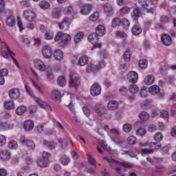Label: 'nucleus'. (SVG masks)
I'll return each mask as SVG.
<instances>
[{"mask_svg": "<svg viewBox=\"0 0 176 176\" xmlns=\"http://www.w3.org/2000/svg\"><path fill=\"white\" fill-rule=\"evenodd\" d=\"M55 42L61 41L64 45H68L71 42V35L67 33H63V32H58L54 38Z\"/></svg>", "mask_w": 176, "mask_h": 176, "instance_id": "nucleus-1", "label": "nucleus"}, {"mask_svg": "<svg viewBox=\"0 0 176 176\" xmlns=\"http://www.w3.org/2000/svg\"><path fill=\"white\" fill-rule=\"evenodd\" d=\"M4 45L6 48L7 49L8 52L6 51H2L1 52V56L4 58H9L11 57L12 58V61L14 63L15 65H16L19 67V62H17V60L14 58V53L9 49V46H8V43L6 42H3Z\"/></svg>", "mask_w": 176, "mask_h": 176, "instance_id": "nucleus-2", "label": "nucleus"}, {"mask_svg": "<svg viewBox=\"0 0 176 176\" xmlns=\"http://www.w3.org/2000/svg\"><path fill=\"white\" fill-rule=\"evenodd\" d=\"M103 160H105L106 162H107V163L110 164V166H112V164H120V166L125 167V168H131V164H129L126 162H120L119 161H118L113 158H109L107 157H103Z\"/></svg>", "mask_w": 176, "mask_h": 176, "instance_id": "nucleus-3", "label": "nucleus"}, {"mask_svg": "<svg viewBox=\"0 0 176 176\" xmlns=\"http://www.w3.org/2000/svg\"><path fill=\"white\" fill-rule=\"evenodd\" d=\"M88 40L92 45H94V47L91 48V50H94L96 48L100 49L102 46L101 43H97L98 42V36L96 33H92L88 36Z\"/></svg>", "mask_w": 176, "mask_h": 176, "instance_id": "nucleus-4", "label": "nucleus"}, {"mask_svg": "<svg viewBox=\"0 0 176 176\" xmlns=\"http://www.w3.org/2000/svg\"><path fill=\"white\" fill-rule=\"evenodd\" d=\"M162 144L159 142H151L148 144V148H143L142 149V152L143 153H151L152 151H155L156 149H159V148H161Z\"/></svg>", "mask_w": 176, "mask_h": 176, "instance_id": "nucleus-5", "label": "nucleus"}, {"mask_svg": "<svg viewBox=\"0 0 176 176\" xmlns=\"http://www.w3.org/2000/svg\"><path fill=\"white\" fill-rule=\"evenodd\" d=\"M141 2V6L143 9H144L146 13L149 14H155L156 13V8L155 6L149 7V4L146 0H143Z\"/></svg>", "mask_w": 176, "mask_h": 176, "instance_id": "nucleus-6", "label": "nucleus"}, {"mask_svg": "<svg viewBox=\"0 0 176 176\" xmlns=\"http://www.w3.org/2000/svg\"><path fill=\"white\" fill-rule=\"evenodd\" d=\"M94 111L99 116H104L108 112L107 108L102 104H96L94 107Z\"/></svg>", "mask_w": 176, "mask_h": 176, "instance_id": "nucleus-7", "label": "nucleus"}, {"mask_svg": "<svg viewBox=\"0 0 176 176\" xmlns=\"http://www.w3.org/2000/svg\"><path fill=\"white\" fill-rule=\"evenodd\" d=\"M21 144H25L30 151L35 149V143L30 140H26L25 137L22 136L19 140Z\"/></svg>", "mask_w": 176, "mask_h": 176, "instance_id": "nucleus-8", "label": "nucleus"}, {"mask_svg": "<svg viewBox=\"0 0 176 176\" xmlns=\"http://www.w3.org/2000/svg\"><path fill=\"white\" fill-rule=\"evenodd\" d=\"M34 64L36 69H38L41 72H45L46 71V65L40 59H34Z\"/></svg>", "mask_w": 176, "mask_h": 176, "instance_id": "nucleus-9", "label": "nucleus"}, {"mask_svg": "<svg viewBox=\"0 0 176 176\" xmlns=\"http://www.w3.org/2000/svg\"><path fill=\"white\" fill-rule=\"evenodd\" d=\"M90 93L94 97H97L101 94V86L98 83H95L91 87Z\"/></svg>", "mask_w": 176, "mask_h": 176, "instance_id": "nucleus-10", "label": "nucleus"}, {"mask_svg": "<svg viewBox=\"0 0 176 176\" xmlns=\"http://www.w3.org/2000/svg\"><path fill=\"white\" fill-rule=\"evenodd\" d=\"M69 87H74L76 89L79 85H80V79L78 77H75L73 75H70L69 76Z\"/></svg>", "mask_w": 176, "mask_h": 176, "instance_id": "nucleus-11", "label": "nucleus"}, {"mask_svg": "<svg viewBox=\"0 0 176 176\" xmlns=\"http://www.w3.org/2000/svg\"><path fill=\"white\" fill-rule=\"evenodd\" d=\"M127 79L130 83H137L138 82V74L134 71L129 72L127 74Z\"/></svg>", "mask_w": 176, "mask_h": 176, "instance_id": "nucleus-12", "label": "nucleus"}, {"mask_svg": "<svg viewBox=\"0 0 176 176\" xmlns=\"http://www.w3.org/2000/svg\"><path fill=\"white\" fill-rule=\"evenodd\" d=\"M53 52L52 47L49 45H45L42 50V54L44 58H50L52 57Z\"/></svg>", "mask_w": 176, "mask_h": 176, "instance_id": "nucleus-13", "label": "nucleus"}, {"mask_svg": "<svg viewBox=\"0 0 176 176\" xmlns=\"http://www.w3.org/2000/svg\"><path fill=\"white\" fill-rule=\"evenodd\" d=\"M71 23H72L71 19L65 16L63 19L61 23H58V25L60 30H64L65 27L68 28V27L71 25Z\"/></svg>", "mask_w": 176, "mask_h": 176, "instance_id": "nucleus-14", "label": "nucleus"}, {"mask_svg": "<svg viewBox=\"0 0 176 176\" xmlns=\"http://www.w3.org/2000/svg\"><path fill=\"white\" fill-rule=\"evenodd\" d=\"M23 16L27 21H34V20H35V17H36L35 12L32 10H25Z\"/></svg>", "mask_w": 176, "mask_h": 176, "instance_id": "nucleus-15", "label": "nucleus"}, {"mask_svg": "<svg viewBox=\"0 0 176 176\" xmlns=\"http://www.w3.org/2000/svg\"><path fill=\"white\" fill-rule=\"evenodd\" d=\"M63 10L60 7L54 8L52 11V18L58 20L61 17Z\"/></svg>", "mask_w": 176, "mask_h": 176, "instance_id": "nucleus-16", "label": "nucleus"}, {"mask_svg": "<svg viewBox=\"0 0 176 176\" xmlns=\"http://www.w3.org/2000/svg\"><path fill=\"white\" fill-rule=\"evenodd\" d=\"M35 101L41 108H44V109H47L48 111H52V107L49 106V104L45 101H43L41 98H36Z\"/></svg>", "mask_w": 176, "mask_h": 176, "instance_id": "nucleus-17", "label": "nucleus"}, {"mask_svg": "<svg viewBox=\"0 0 176 176\" xmlns=\"http://www.w3.org/2000/svg\"><path fill=\"white\" fill-rule=\"evenodd\" d=\"M161 41L165 46H170L173 43V39L170 35L165 34H163L161 38Z\"/></svg>", "mask_w": 176, "mask_h": 176, "instance_id": "nucleus-18", "label": "nucleus"}, {"mask_svg": "<svg viewBox=\"0 0 176 176\" xmlns=\"http://www.w3.org/2000/svg\"><path fill=\"white\" fill-rule=\"evenodd\" d=\"M91 9H93V6L91 4H85L81 7L80 14L87 16L91 11Z\"/></svg>", "mask_w": 176, "mask_h": 176, "instance_id": "nucleus-19", "label": "nucleus"}, {"mask_svg": "<svg viewBox=\"0 0 176 176\" xmlns=\"http://www.w3.org/2000/svg\"><path fill=\"white\" fill-rule=\"evenodd\" d=\"M9 96L11 100H18L20 98V90L19 89H12L9 91Z\"/></svg>", "mask_w": 176, "mask_h": 176, "instance_id": "nucleus-20", "label": "nucleus"}, {"mask_svg": "<svg viewBox=\"0 0 176 176\" xmlns=\"http://www.w3.org/2000/svg\"><path fill=\"white\" fill-rule=\"evenodd\" d=\"M111 139L113 142H115V144L120 145V146H122V145H124V142H126V140H124V139L122 138L120 135L118 136H112Z\"/></svg>", "mask_w": 176, "mask_h": 176, "instance_id": "nucleus-21", "label": "nucleus"}, {"mask_svg": "<svg viewBox=\"0 0 176 176\" xmlns=\"http://www.w3.org/2000/svg\"><path fill=\"white\" fill-rule=\"evenodd\" d=\"M119 108V103L115 100H111L107 104V109L109 111H116Z\"/></svg>", "mask_w": 176, "mask_h": 176, "instance_id": "nucleus-22", "label": "nucleus"}, {"mask_svg": "<svg viewBox=\"0 0 176 176\" xmlns=\"http://www.w3.org/2000/svg\"><path fill=\"white\" fill-rule=\"evenodd\" d=\"M23 128L27 131H31L34 129V121L32 120H26L23 124Z\"/></svg>", "mask_w": 176, "mask_h": 176, "instance_id": "nucleus-23", "label": "nucleus"}, {"mask_svg": "<svg viewBox=\"0 0 176 176\" xmlns=\"http://www.w3.org/2000/svg\"><path fill=\"white\" fill-rule=\"evenodd\" d=\"M98 36H104L105 35V26L99 25L96 28V33Z\"/></svg>", "mask_w": 176, "mask_h": 176, "instance_id": "nucleus-24", "label": "nucleus"}, {"mask_svg": "<svg viewBox=\"0 0 176 176\" xmlns=\"http://www.w3.org/2000/svg\"><path fill=\"white\" fill-rule=\"evenodd\" d=\"M54 57L57 61H61L64 58V54L61 50H56L54 52Z\"/></svg>", "mask_w": 176, "mask_h": 176, "instance_id": "nucleus-25", "label": "nucleus"}, {"mask_svg": "<svg viewBox=\"0 0 176 176\" xmlns=\"http://www.w3.org/2000/svg\"><path fill=\"white\" fill-rule=\"evenodd\" d=\"M1 159L3 160L4 162H6V160H10V152L3 150L0 153Z\"/></svg>", "mask_w": 176, "mask_h": 176, "instance_id": "nucleus-26", "label": "nucleus"}, {"mask_svg": "<svg viewBox=\"0 0 176 176\" xmlns=\"http://www.w3.org/2000/svg\"><path fill=\"white\" fill-rule=\"evenodd\" d=\"M43 145L47 148H49L50 151H53V149H56V146H57V144L54 142H49L47 140H43Z\"/></svg>", "mask_w": 176, "mask_h": 176, "instance_id": "nucleus-27", "label": "nucleus"}, {"mask_svg": "<svg viewBox=\"0 0 176 176\" xmlns=\"http://www.w3.org/2000/svg\"><path fill=\"white\" fill-rule=\"evenodd\" d=\"M88 61H89V58H87V56L82 55V56H80L79 58L78 64L80 67H85V65H86V64H87Z\"/></svg>", "mask_w": 176, "mask_h": 176, "instance_id": "nucleus-28", "label": "nucleus"}, {"mask_svg": "<svg viewBox=\"0 0 176 176\" xmlns=\"http://www.w3.org/2000/svg\"><path fill=\"white\" fill-rule=\"evenodd\" d=\"M148 91L152 96H156L160 93V87L157 85H153L148 88Z\"/></svg>", "mask_w": 176, "mask_h": 176, "instance_id": "nucleus-29", "label": "nucleus"}, {"mask_svg": "<svg viewBox=\"0 0 176 176\" xmlns=\"http://www.w3.org/2000/svg\"><path fill=\"white\" fill-rule=\"evenodd\" d=\"M154 82H155V76H153V75L152 74L148 75L144 79V83L148 86L152 85Z\"/></svg>", "mask_w": 176, "mask_h": 176, "instance_id": "nucleus-30", "label": "nucleus"}, {"mask_svg": "<svg viewBox=\"0 0 176 176\" xmlns=\"http://www.w3.org/2000/svg\"><path fill=\"white\" fill-rule=\"evenodd\" d=\"M133 13V14L132 15V18L133 19V20H137V19H138V17H140L142 14L141 9L140 8V7H136L135 8H134Z\"/></svg>", "mask_w": 176, "mask_h": 176, "instance_id": "nucleus-31", "label": "nucleus"}, {"mask_svg": "<svg viewBox=\"0 0 176 176\" xmlns=\"http://www.w3.org/2000/svg\"><path fill=\"white\" fill-rule=\"evenodd\" d=\"M6 24L8 27H14V25H16V19H14V16H10L6 19Z\"/></svg>", "mask_w": 176, "mask_h": 176, "instance_id": "nucleus-32", "label": "nucleus"}, {"mask_svg": "<svg viewBox=\"0 0 176 176\" xmlns=\"http://www.w3.org/2000/svg\"><path fill=\"white\" fill-rule=\"evenodd\" d=\"M120 24H122V21L120 19L116 17L113 18L111 21V27L112 28H116L117 27H120Z\"/></svg>", "mask_w": 176, "mask_h": 176, "instance_id": "nucleus-33", "label": "nucleus"}, {"mask_svg": "<svg viewBox=\"0 0 176 176\" xmlns=\"http://www.w3.org/2000/svg\"><path fill=\"white\" fill-rule=\"evenodd\" d=\"M50 163V161L49 160H45L43 158H42L41 160H39L37 162V164L40 167H47V166H49Z\"/></svg>", "mask_w": 176, "mask_h": 176, "instance_id": "nucleus-34", "label": "nucleus"}, {"mask_svg": "<svg viewBox=\"0 0 176 176\" xmlns=\"http://www.w3.org/2000/svg\"><path fill=\"white\" fill-rule=\"evenodd\" d=\"M131 32L133 35H140V34L142 32V28H141V27L139 25H134L131 28Z\"/></svg>", "mask_w": 176, "mask_h": 176, "instance_id": "nucleus-35", "label": "nucleus"}, {"mask_svg": "<svg viewBox=\"0 0 176 176\" xmlns=\"http://www.w3.org/2000/svg\"><path fill=\"white\" fill-rule=\"evenodd\" d=\"M4 108L8 110L14 109V102L12 100L4 102Z\"/></svg>", "mask_w": 176, "mask_h": 176, "instance_id": "nucleus-36", "label": "nucleus"}, {"mask_svg": "<svg viewBox=\"0 0 176 176\" xmlns=\"http://www.w3.org/2000/svg\"><path fill=\"white\" fill-rule=\"evenodd\" d=\"M85 36V34L82 32H79L74 36V42L75 43H79L83 39Z\"/></svg>", "mask_w": 176, "mask_h": 176, "instance_id": "nucleus-37", "label": "nucleus"}, {"mask_svg": "<svg viewBox=\"0 0 176 176\" xmlns=\"http://www.w3.org/2000/svg\"><path fill=\"white\" fill-rule=\"evenodd\" d=\"M103 9L106 13H112L113 12V7H112V4L109 3L104 4Z\"/></svg>", "mask_w": 176, "mask_h": 176, "instance_id": "nucleus-38", "label": "nucleus"}, {"mask_svg": "<svg viewBox=\"0 0 176 176\" xmlns=\"http://www.w3.org/2000/svg\"><path fill=\"white\" fill-rule=\"evenodd\" d=\"M57 83L58 86H60V87H64L65 85H67V80L65 79V77L60 76L57 79Z\"/></svg>", "mask_w": 176, "mask_h": 176, "instance_id": "nucleus-39", "label": "nucleus"}, {"mask_svg": "<svg viewBox=\"0 0 176 176\" xmlns=\"http://www.w3.org/2000/svg\"><path fill=\"white\" fill-rule=\"evenodd\" d=\"M38 5L40 8L43 10L49 9L50 8V3L45 0L40 1Z\"/></svg>", "mask_w": 176, "mask_h": 176, "instance_id": "nucleus-40", "label": "nucleus"}, {"mask_svg": "<svg viewBox=\"0 0 176 176\" xmlns=\"http://www.w3.org/2000/svg\"><path fill=\"white\" fill-rule=\"evenodd\" d=\"M139 117L141 119V120H144V121H146L149 120V113H148V112L146 111H142L140 114H139Z\"/></svg>", "mask_w": 176, "mask_h": 176, "instance_id": "nucleus-41", "label": "nucleus"}, {"mask_svg": "<svg viewBox=\"0 0 176 176\" xmlns=\"http://www.w3.org/2000/svg\"><path fill=\"white\" fill-rule=\"evenodd\" d=\"M71 162V160L69 157H68L67 155H64L60 157V162L63 166H68V164Z\"/></svg>", "mask_w": 176, "mask_h": 176, "instance_id": "nucleus-42", "label": "nucleus"}, {"mask_svg": "<svg viewBox=\"0 0 176 176\" xmlns=\"http://www.w3.org/2000/svg\"><path fill=\"white\" fill-rule=\"evenodd\" d=\"M161 24H167L170 23V18L167 15H162L160 18Z\"/></svg>", "mask_w": 176, "mask_h": 176, "instance_id": "nucleus-43", "label": "nucleus"}, {"mask_svg": "<svg viewBox=\"0 0 176 176\" xmlns=\"http://www.w3.org/2000/svg\"><path fill=\"white\" fill-rule=\"evenodd\" d=\"M123 58L125 61H130L131 58V52H130V50H126L123 55Z\"/></svg>", "mask_w": 176, "mask_h": 176, "instance_id": "nucleus-44", "label": "nucleus"}, {"mask_svg": "<svg viewBox=\"0 0 176 176\" xmlns=\"http://www.w3.org/2000/svg\"><path fill=\"white\" fill-rule=\"evenodd\" d=\"M99 145L102 148V149H104L107 151V152H111V147H108V144L104 142V140H101L99 142Z\"/></svg>", "mask_w": 176, "mask_h": 176, "instance_id": "nucleus-45", "label": "nucleus"}, {"mask_svg": "<svg viewBox=\"0 0 176 176\" xmlns=\"http://www.w3.org/2000/svg\"><path fill=\"white\" fill-rule=\"evenodd\" d=\"M96 71H98L97 67H94L92 63H89L87 67V72L91 74V72H96Z\"/></svg>", "mask_w": 176, "mask_h": 176, "instance_id": "nucleus-46", "label": "nucleus"}, {"mask_svg": "<svg viewBox=\"0 0 176 176\" xmlns=\"http://www.w3.org/2000/svg\"><path fill=\"white\" fill-rule=\"evenodd\" d=\"M139 91L140 89L136 85H132L129 87V91L130 93H132V94H137Z\"/></svg>", "mask_w": 176, "mask_h": 176, "instance_id": "nucleus-47", "label": "nucleus"}, {"mask_svg": "<svg viewBox=\"0 0 176 176\" xmlns=\"http://www.w3.org/2000/svg\"><path fill=\"white\" fill-rule=\"evenodd\" d=\"M25 111H27V108L24 106H19L16 109V115H23Z\"/></svg>", "mask_w": 176, "mask_h": 176, "instance_id": "nucleus-48", "label": "nucleus"}, {"mask_svg": "<svg viewBox=\"0 0 176 176\" xmlns=\"http://www.w3.org/2000/svg\"><path fill=\"white\" fill-rule=\"evenodd\" d=\"M139 67L142 69H145L148 67V61L145 59H142L139 61Z\"/></svg>", "mask_w": 176, "mask_h": 176, "instance_id": "nucleus-49", "label": "nucleus"}, {"mask_svg": "<svg viewBox=\"0 0 176 176\" xmlns=\"http://www.w3.org/2000/svg\"><path fill=\"white\" fill-rule=\"evenodd\" d=\"M131 8L129 6H124L122 8L120 9V13L121 16H124V14H127L129 12H130Z\"/></svg>", "mask_w": 176, "mask_h": 176, "instance_id": "nucleus-50", "label": "nucleus"}, {"mask_svg": "<svg viewBox=\"0 0 176 176\" xmlns=\"http://www.w3.org/2000/svg\"><path fill=\"white\" fill-rule=\"evenodd\" d=\"M63 12L65 14H72V13H74V8L71 6H66L63 9Z\"/></svg>", "mask_w": 176, "mask_h": 176, "instance_id": "nucleus-51", "label": "nucleus"}, {"mask_svg": "<svg viewBox=\"0 0 176 176\" xmlns=\"http://www.w3.org/2000/svg\"><path fill=\"white\" fill-rule=\"evenodd\" d=\"M153 139L156 141V142H160V141L163 140V134H162L160 132H158L155 134Z\"/></svg>", "mask_w": 176, "mask_h": 176, "instance_id": "nucleus-52", "label": "nucleus"}, {"mask_svg": "<svg viewBox=\"0 0 176 176\" xmlns=\"http://www.w3.org/2000/svg\"><path fill=\"white\" fill-rule=\"evenodd\" d=\"M122 129L123 131H124L125 133H130V131H131V130L133 129V126H131V124L126 123L123 125Z\"/></svg>", "mask_w": 176, "mask_h": 176, "instance_id": "nucleus-53", "label": "nucleus"}, {"mask_svg": "<svg viewBox=\"0 0 176 176\" xmlns=\"http://www.w3.org/2000/svg\"><path fill=\"white\" fill-rule=\"evenodd\" d=\"M65 107L69 108V109L74 113V115H76V111L74 109V105L72 104V100H69V104H65Z\"/></svg>", "mask_w": 176, "mask_h": 176, "instance_id": "nucleus-54", "label": "nucleus"}, {"mask_svg": "<svg viewBox=\"0 0 176 176\" xmlns=\"http://www.w3.org/2000/svg\"><path fill=\"white\" fill-rule=\"evenodd\" d=\"M52 94L55 100H60L61 98V92L60 91L54 90Z\"/></svg>", "mask_w": 176, "mask_h": 176, "instance_id": "nucleus-55", "label": "nucleus"}, {"mask_svg": "<svg viewBox=\"0 0 176 176\" xmlns=\"http://www.w3.org/2000/svg\"><path fill=\"white\" fill-rule=\"evenodd\" d=\"M30 82H32L33 86H34L36 90H37L38 91H39L41 93V94H43V90L42 89V88H41V87H39V85H38V84L36 83V82H35L34 80L30 79Z\"/></svg>", "mask_w": 176, "mask_h": 176, "instance_id": "nucleus-56", "label": "nucleus"}, {"mask_svg": "<svg viewBox=\"0 0 176 176\" xmlns=\"http://www.w3.org/2000/svg\"><path fill=\"white\" fill-rule=\"evenodd\" d=\"M160 116L161 118L166 119V120H168V118H170V114L168 113V111L162 110L160 113Z\"/></svg>", "mask_w": 176, "mask_h": 176, "instance_id": "nucleus-57", "label": "nucleus"}, {"mask_svg": "<svg viewBox=\"0 0 176 176\" xmlns=\"http://www.w3.org/2000/svg\"><path fill=\"white\" fill-rule=\"evenodd\" d=\"M126 141L129 145H134L137 142V138H135L134 136H129Z\"/></svg>", "mask_w": 176, "mask_h": 176, "instance_id": "nucleus-58", "label": "nucleus"}, {"mask_svg": "<svg viewBox=\"0 0 176 176\" xmlns=\"http://www.w3.org/2000/svg\"><path fill=\"white\" fill-rule=\"evenodd\" d=\"M58 142L60 144V146L63 149L68 146V142H67V140H65V139H58Z\"/></svg>", "mask_w": 176, "mask_h": 176, "instance_id": "nucleus-59", "label": "nucleus"}, {"mask_svg": "<svg viewBox=\"0 0 176 176\" xmlns=\"http://www.w3.org/2000/svg\"><path fill=\"white\" fill-rule=\"evenodd\" d=\"M98 20V12L96 11L89 16V21H97Z\"/></svg>", "mask_w": 176, "mask_h": 176, "instance_id": "nucleus-60", "label": "nucleus"}, {"mask_svg": "<svg viewBox=\"0 0 176 176\" xmlns=\"http://www.w3.org/2000/svg\"><path fill=\"white\" fill-rule=\"evenodd\" d=\"M140 95V97H142V98H145V97L148 96V91H146V87H143L141 89Z\"/></svg>", "mask_w": 176, "mask_h": 176, "instance_id": "nucleus-61", "label": "nucleus"}, {"mask_svg": "<svg viewBox=\"0 0 176 176\" xmlns=\"http://www.w3.org/2000/svg\"><path fill=\"white\" fill-rule=\"evenodd\" d=\"M17 146H18L17 142H16L14 140H11L8 143V148L10 149H16V148H17Z\"/></svg>", "mask_w": 176, "mask_h": 176, "instance_id": "nucleus-62", "label": "nucleus"}, {"mask_svg": "<svg viewBox=\"0 0 176 176\" xmlns=\"http://www.w3.org/2000/svg\"><path fill=\"white\" fill-rule=\"evenodd\" d=\"M137 135H145L146 134V130L144 128H140L136 131Z\"/></svg>", "mask_w": 176, "mask_h": 176, "instance_id": "nucleus-63", "label": "nucleus"}, {"mask_svg": "<svg viewBox=\"0 0 176 176\" xmlns=\"http://www.w3.org/2000/svg\"><path fill=\"white\" fill-rule=\"evenodd\" d=\"M105 65H106L105 61H104V60H101L97 65L96 68L98 71L102 68H104Z\"/></svg>", "mask_w": 176, "mask_h": 176, "instance_id": "nucleus-64", "label": "nucleus"}]
</instances>
